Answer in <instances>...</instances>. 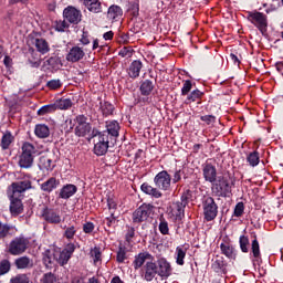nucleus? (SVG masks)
Listing matches in <instances>:
<instances>
[{
	"mask_svg": "<svg viewBox=\"0 0 283 283\" xmlns=\"http://www.w3.org/2000/svg\"><path fill=\"white\" fill-rule=\"evenodd\" d=\"M10 283H30V279L25 274H20L11 279Z\"/></svg>",
	"mask_w": 283,
	"mask_h": 283,
	"instance_id": "50",
	"label": "nucleus"
},
{
	"mask_svg": "<svg viewBox=\"0 0 283 283\" xmlns=\"http://www.w3.org/2000/svg\"><path fill=\"white\" fill-rule=\"evenodd\" d=\"M104 224L108 227L116 224V216H114V212H111V217L104 219Z\"/></svg>",
	"mask_w": 283,
	"mask_h": 283,
	"instance_id": "53",
	"label": "nucleus"
},
{
	"mask_svg": "<svg viewBox=\"0 0 283 283\" xmlns=\"http://www.w3.org/2000/svg\"><path fill=\"white\" fill-rule=\"evenodd\" d=\"M251 251H252L253 258H255L256 260L259 258H261L260 242H258V238L256 237H254V240L251 243Z\"/></svg>",
	"mask_w": 283,
	"mask_h": 283,
	"instance_id": "41",
	"label": "nucleus"
},
{
	"mask_svg": "<svg viewBox=\"0 0 283 283\" xmlns=\"http://www.w3.org/2000/svg\"><path fill=\"white\" fill-rule=\"evenodd\" d=\"M12 143H14V136L12 133H10V130H6L2 135L0 144L2 149H10V145H12Z\"/></svg>",
	"mask_w": 283,
	"mask_h": 283,
	"instance_id": "27",
	"label": "nucleus"
},
{
	"mask_svg": "<svg viewBox=\"0 0 283 283\" xmlns=\"http://www.w3.org/2000/svg\"><path fill=\"white\" fill-rule=\"evenodd\" d=\"M56 167V164L52 158L48 156L40 157V169H43L45 171H52Z\"/></svg>",
	"mask_w": 283,
	"mask_h": 283,
	"instance_id": "26",
	"label": "nucleus"
},
{
	"mask_svg": "<svg viewBox=\"0 0 283 283\" xmlns=\"http://www.w3.org/2000/svg\"><path fill=\"white\" fill-rule=\"evenodd\" d=\"M43 262L48 266V264H52V256L50 255V251H46L43 254Z\"/></svg>",
	"mask_w": 283,
	"mask_h": 283,
	"instance_id": "63",
	"label": "nucleus"
},
{
	"mask_svg": "<svg viewBox=\"0 0 283 283\" xmlns=\"http://www.w3.org/2000/svg\"><path fill=\"white\" fill-rule=\"evenodd\" d=\"M119 56H123V59H130V56H132V50H129L127 46H124V48L119 51Z\"/></svg>",
	"mask_w": 283,
	"mask_h": 283,
	"instance_id": "56",
	"label": "nucleus"
},
{
	"mask_svg": "<svg viewBox=\"0 0 283 283\" xmlns=\"http://www.w3.org/2000/svg\"><path fill=\"white\" fill-rule=\"evenodd\" d=\"M247 160L250 167H258V165H260V153L258 151L250 153L247 157Z\"/></svg>",
	"mask_w": 283,
	"mask_h": 283,
	"instance_id": "37",
	"label": "nucleus"
},
{
	"mask_svg": "<svg viewBox=\"0 0 283 283\" xmlns=\"http://www.w3.org/2000/svg\"><path fill=\"white\" fill-rule=\"evenodd\" d=\"M142 191L147 196H151L153 198H163V192L158 190V188H154V186L144 182L140 187Z\"/></svg>",
	"mask_w": 283,
	"mask_h": 283,
	"instance_id": "22",
	"label": "nucleus"
},
{
	"mask_svg": "<svg viewBox=\"0 0 283 283\" xmlns=\"http://www.w3.org/2000/svg\"><path fill=\"white\" fill-rule=\"evenodd\" d=\"M134 235H136V230H134V228H129L127 233H126L127 242H132Z\"/></svg>",
	"mask_w": 283,
	"mask_h": 283,
	"instance_id": "62",
	"label": "nucleus"
},
{
	"mask_svg": "<svg viewBox=\"0 0 283 283\" xmlns=\"http://www.w3.org/2000/svg\"><path fill=\"white\" fill-rule=\"evenodd\" d=\"M33 43L40 54H48L50 52V44L44 39H35Z\"/></svg>",
	"mask_w": 283,
	"mask_h": 283,
	"instance_id": "28",
	"label": "nucleus"
},
{
	"mask_svg": "<svg viewBox=\"0 0 283 283\" xmlns=\"http://www.w3.org/2000/svg\"><path fill=\"white\" fill-rule=\"evenodd\" d=\"M30 248V239L23 234L15 237L10 241L8 247V253L10 255H23Z\"/></svg>",
	"mask_w": 283,
	"mask_h": 283,
	"instance_id": "5",
	"label": "nucleus"
},
{
	"mask_svg": "<svg viewBox=\"0 0 283 283\" xmlns=\"http://www.w3.org/2000/svg\"><path fill=\"white\" fill-rule=\"evenodd\" d=\"M95 229V226L92 222H86L83 224L84 233H92Z\"/></svg>",
	"mask_w": 283,
	"mask_h": 283,
	"instance_id": "58",
	"label": "nucleus"
},
{
	"mask_svg": "<svg viewBox=\"0 0 283 283\" xmlns=\"http://www.w3.org/2000/svg\"><path fill=\"white\" fill-rule=\"evenodd\" d=\"M202 174L206 182H216L218 180V170L216 169V166L211 164H206L202 168Z\"/></svg>",
	"mask_w": 283,
	"mask_h": 283,
	"instance_id": "15",
	"label": "nucleus"
},
{
	"mask_svg": "<svg viewBox=\"0 0 283 283\" xmlns=\"http://www.w3.org/2000/svg\"><path fill=\"white\" fill-rule=\"evenodd\" d=\"M200 120H202L203 123L208 124V125H213V123H216V116L213 115H205L200 117Z\"/></svg>",
	"mask_w": 283,
	"mask_h": 283,
	"instance_id": "54",
	"label": "nucleus"
},
{
	"mask_svg": "<svg viewBox=\"0 0 283 283\" xmlns=\"http://www.w3.org/2000/svg\"><path fill=\"white\" fill-rule=\"evenodd\" d=\"M14 264L17 269H32L34 266V261L29 256H20L15 259Z\"/></svg>",
	"mask_w": 283,
	"mask_h": 283,
	"instance_id": "23",
	"label": "nucleus"
},
{
	"mask_svg": "<svg viewBox=\"0 0 283 283\" xmlns=\"http://www.w3.org/2000/svg\"><path fill=\"white\" fill-rule=\"evenodd\" d=\"M172 213L176 216V218H182V216H185V205H182V202L175 203Z\"/></svg>",
	"mask_w": 283,
	"mask_h": 283,
	"instance_id": "42",
	"label": "nucleus"
},
{
	"mask_svg": "<svg viewBox=\"0 0 283 283\" xmlns=\"http://www.w3.org/2000/svg\"><path fill=\"white\" fill-rule=\"evenodd\" d=\"M3 64L8 70H10V67H12V57H10L9 55H6L3 60Z\"/></svg>",
	"mask_w": 283,
	"mask_h": 283,
	"instance_id": "64",
	"label": "nucleus"
},
{
	"mask_svg": "<svg viewBox=\"0 0 283 283\" xmlns=\"http://www.w3.org/2000/svg\"><path fill=\"white\" fill-rule=\"evenodd\" d=\"M154 182L157 189L169 191V189H171V175L166 170H163L155 176Z\"/></svg>",
	"mask_w": 283,
	"mask_h": 283,
	"instance_id": "10",
	"label": "nucleus"
},
{
	"mask_svg": "<svg viewBox=\"0 0 283 283\" xmlns=\"http://www.w3.org/2000/svg\"><path fill=\"white\" fill-rule=\"evenodd\" d=\"M182 180V172L180 170L175 171L172 177V182L176 185V182H180Z\"/></svg>",
	"mask_w": 283,
	"mask_h": 283,
	"instance_id": "61",
	"label": "nucleus"
},
{
	"mask_svg": "<svg viewBox=\"0 0 283 283\" xmlns=\"http://www.w3.org/2000/svg\"><path fill=\"white\" fill-rule=\"evenodd\" d=\"M159 231H160L161 235H169V223H167V221H165V219L160 220Z\"/></svg>",
	"mask_w": 283,
	"mask_h": 283,
	"instance_id": "48",
	"label": "nucleus"
},
{
	"mask_svg": "<svg viewBox=\"0 0 283 283\" xmlns=\"http://www.w3.org/2000/svg\"><path fill=\"white\" fill-rule=\"evenodd\" d=\"M80 41H81L82 45H90V34L87 32H83Z\"/></svg>",
	"mask_w": 283,
	"mask_h": 283,
	"instance_id": "60",
	"label": "nucleus"
},
{
	"mask_svg": "<svg viewBox=\"0 0 283 283\" xmlns=\"http://www.w3.org/2000/svg\"><path fill=\"white\" fill-rule=\"evenodd\" d=\"M85 56V51H83L82 48L80 46H73L67 55L66 60L70 61L71 63H78L83 57Z\"/></svg>",
	"mask_w": 283,
	"mask_h": 283,
	"instance_id": "17",
	"label": "nucleus"
},
{
	"mask_svg": "<svg viewBox=\"0 0 283 283\" xmlns=\"http://www.w3.org/2000/svg\"><path fill=\"white\" fill-rule=\"evenodd\" d=\"M34 154H36V147L31 143H24L19 158V167L21 169H30L34 165Z\"/></svg>",
	"mask_w": 283,
	"mask_h": 283,
	"instance_id": "4",
	"label": "nucleus"
},
{
	"mask_svg": "<svg viewBox=\"0 0 283 283\" xmlns=\"http://www.w3.org/2000/svg\"><path fill=\"white\" fill-rule=\"evenodd\" d=\"M123 17V9L116 4H113L108 8L107 19L111 21H118Z\"/></svg>",
	"mask_w": 283,
	"mask_h": 283,
	"instance_id": "24",
	"label": "nucleus"
},
{
	"mask_svg": "<svg viewBox=\"0 0 283 283\" xmlns=\"http://www.w3.org/2000/svg\"><path fill=\"white\" fill-rule=\"evenodd\" d=\"M185 258H187V250L177 247L176 248V263L179 266H184L185 265Z\"/></svg>",
	"mask_w": 283,
	"mask_h": 283,
	"instance_id": "34",
	"label": "nucleus"
},
{
	"mask_svg": "<svg viewBox=\"0 0 283 283\" xmlns=\"http://www.w3.org/2000/svg\"><path fill=\"white\" fill-rule=\"evenodd\" d=\"M211 189L216 196L224 198L231 193V184L227 177L220 176L218 180L212 184Z\"/></svg>",
	"mask_w": 283,
	"mask_h": 283,
	"instance_id": "6",
	"label": "nucleus"
},
{
	"mask_svg": "<svg viewBox=\"0 0 283 283\" xmlns=\"http://www.w3.org/2000/svg\"><path fill=\"white\" fill-rule=\"evenodd\" d=\"M191 87H192L191 81L186 80L184 82V86L181 88V96H187V94H189L191 92Z\"/></svg>",
	"mask_w": 283,
	"mask_h": 283,
	"instance_id": "51",
	"label": "nucleus"
},
{
	"mask_svg": "<svg viewBox=\"0 0 283 283\" xmlns=\"http://www.w3.org/2000/svg\"><path fill=\"white\" fill-rule=\"evenodd\" d=\"M70 254H67L66 252H64L63 250L60 252H55L54 253V260H56V262L61 265V266H65V264H67V262H70Z\"/></svg>",
	"mask_w": 283,
	"mask_h": 283,
	"instance_id": "32",
	"label": "nucleus"
},
{
	"mask_svg": "<svg viewBox=\"0 0 283 283\" xmlns=\"http://www.w3.org/2000/svg\"><path fill=\"white\" fill-rule=\"evenodd\" d=\"M15 180L7 188V196L10 200L11 216H21L23 213V193L32 189V175L25 172H17Z\"/></svg>",
	"mask_w": 283,
	"mask_h": 283,
	"instance_id": "1",
	"label": "nucleus"
},
{
	"mask_svg": "<svg viewBox=\"0 0 283 283\" xmlns=\"http://www.w3.org/2000/svg\"><path fill=\"white\" fill-rule=\"evenodd\" d=\"M220 249L223 255H226V258H229L230 260H235V248H233V245L229 242H222L220 244Z\"/></svg>",
	"mask_w": 283,
	"mask_h": 283,
	"instance_id": "21",
	"label": "nucleus"
},
{
	"mask_svg": "<svg viewBox=\"0 0 283 283\" xmlns=\"http://www.w3.org/2000/svg\"><path fill=\"white\" fill-rule=\"evenodd\" d=\"M154 211V206L144 203L139 208H137L133 213V222L135 224H140V222H145L148 220L149 216H151Z\"/></svg>",
	"mask_w": 283,
	"mask_h": 283,
	"instance_id": "9",
	"label": "nucleus"
},
{
	"mask_svg": "<svg viewBox=\"0 0 283 283\" xmlns=\"http://www.w3.org/2000/svg\"><path fill=\"white\" fill-rule=\"evenodd\" d=\"M59 185H61V182L55 177H51L46 181L41 184L40 189L45 193H52V191H54V189H56Z\"/></svg>",
	"mask_w": 283,
	"mask_h": 283,
	"instance_id": "19",
	"label": "nucleus"
},
{
	"mask_svg": "<svg viewBox=\"0 0 283 283\" xmlns=\"http://www.w3.org/2000/svg\"><path fill=\"white\" fill-rule=\"evenodd\" d=\"M143 70V62L140 60H135L130 63L128 67V75L130 78H138L140 76V71Z\"/></svg>",
	"mask_w": 283,
	"mask_h": 283,
	"instance_id": "20",
	"label": "nucleus"
},
{
	"mask_svg": "<svg viewBox=\"0 0 283 283\" xmlns=\"http://www.w3.org/2000/svg\"><path fill=\"white\" fill-rule=\"evenodd\" d=\"M172 269L171 263H169L166 259H159L157 261V275L167 280L171 275Z\"/></svg>",
	"mask_w": 283,
	"mask_h": 283,
	"instance_id": "13",
	"label": "nucleus"
},
{
	"mask_svg": "<svg viewBox=\"0 0 283 283\" xmlns=\"http://www.w3.org/2000/svg\"><path fill=\"white\" fill-rule=\"evenodd\" d=\"M62 85L63 83L61 82V80H51L46 83V87H49V90H60Z\"/></svg>",
	"mask_w": 283,
	"mask_h": 283,
	"instance_id": "49",
	"label": "nucleus"
},
{
	"mask_svg": "<svg viewBox=\"0 0 283 283\" xmlns=\"http://www.w3.org/2000/svg\"><path fill=\"white\" fill-rule=\"evenodd\" d=\"M77 188L75 185L67 184L64 187L61 188L59 198H62V200H70L74 193H76Z\"/></svg>",
	"mask_w": 283,
	"mask_h": 283,
	"instance_id": "18",
	"label": "nucleus"
},
{
	"mask_svg": "<svg viewBox=\"0 0 283 283\" xmlns=\"http://www.w3.org/2000/svg\"><path fill=\"white\" fill-rule=\"evenodd\" d=\"M140 92L143 96H149L154 92V83L149 80H145L140 85Z\"/></svg>",
	"mask_w": 283,
	"mask_h": 283,
	"instance_id": "33",
	"label": "nucleus"
},
{
	"mask_svg": "<svg viewBox=\"0 0 283 283\" xmlns=\"http://www.w3.org/2000/svg\"><path fill=\"white\" fill-rule=\"evenodd\" d=\"M90 255H91L94 264H96L97 262H102V260H103V252L101 251V248H98V247L91 249Z\"/></svg>",
	"mask_w": 283,
	"mask_h": 283,
	"instance_id": "36",
	"label": "nucleus"
},
{
	"mask_svg": "<svg viewBox=\"0 0 283 283\" xmlns=\"http://www.w3.org/2000/svg\"><path fill=\"white\" fill-rule=\"evenodd\" d=\"M41 282L42 283H60L56 275H54V273L52 272L43 274Z\"/></svg>",
	"mask_w": 283,
	"mask_h": 283,
	"instance_id": "44",
	"label": "nucleus"
},
{
	"mask_svg": "<svg viewBox=\"0 0 283 283\" xmlns=\"http://www.w3.org/2000/svg\"><path fill=\"white\" fill-rule=\"evenodd\" d=\"M41 218L42 220H44V222H48L49 224H61V222H63L61 213L52 208L42 209Z\"/></svg>",
	"mask_w": 283,
	"mask_h": 283,
	"instance_id": "11",
	"label": "nucleus"
},
{
	"mask_svg": "<svg viewBox=\"0 0 283 283\" xmlns=\"http://www.w3.org/2000/svg\"><path fill=\"white\" fill-rule=\"evenodd\" d=\"M55 109L56 104L44 105L38 111V116H45V114H52Z\"/></svg>",
	"mask_w": 283,
	"mask_h": 283,
	"instance_id": "39",
	"label": "nucleus"
},
{
	"mask_svg": "<svg viewBox=\"0 0 283 283\" xmlns=\"http://www.w3.org/2000/svg\"><path fill=\"white\" fill-rule=\"evenodd\" d=\"M116 260L119 264H123L127 260V250L125 248H119L117 251Z\"/></svg>",
	"mask_w": 283,
	"mask_h": 283,
	"instance_id": "46",
	"label": "nucleus"
},
{
	"mask_svg": "<svg viewBox=\"0 0 283 283\" xmlns=\"http://www.w3.org/2000/svg\"><path fill=\"white\" fill-rule=\"evenodd\" d=\"M63 17L67 23H73V25H78L81 23V19L83 14L81 13V10L74 8V7H67L63 11Z\"/></svg>",
	"mask_w": 283,
	"mask_h": 283,
	"instance_id": "12",
	"label": "nucleus"
},
{
	"mask_svg": "<svg viewBox=\"0 0 283 283\" xmlns=\"http://www.w3.org/2000/svg\"><path fill=\"white\" fill-rule=\"evenodd\" d=\"M239 244L242 253H249V237L241 235L239 239Z\"/></svg>",
	"mask_w": 283,
	"mask_h": 283,
	"instance_id": "45",
	"label": "nucleus"
},
{
	"mask_svg": "<svg viewBox=\"0 0 283 283\" xmlns=\"http://www.w3.org/2000/svg\"><path fill=\"white\" fill-rule=\"evenodd\" d=\"M73 103L70 98H61L55 102L56 109H70Z\"/></svg>",
	"mask_w": 283,
	"mask_h": 283,
	"instance_id": "38",
	"label": "nucleus"
},
{
	"mask_svg": "<svg viewBox=\"0 0 283 283\" xmlns=\"http://www.w3.org/2000/svg\"><path fill=\"white\" fill-rule=\"evenodd\" d=\"M203 216L207 222H211V220H216L218 216V205L213 197H206L203 200Z\"/></svg>",
	"mask_w": 283,
	"mask_h": 283,
	"instance_id": "7",
	"label": "nucleus"
},
{
	"mask_svg": "<svg viewBox=\"0 0 283 283\" xmlns=\"http://www.w3.org/2000/svg\"><path fill=\"white\" fill-rule=\"evenodd\" d=\"M84 6L90 12H93L94 14L103 12V7L101 6L99 0H84Z\"/></svg>",
	"mask_w": 283,
	"mask_h": 283,
	"instance_id": "25",
	"label": "nucleus"
},
{
	"mask_svg": "<svg viewBox=\"0 0 283 283\" xmlns=\"http://www.w3.org/2000/svg\"><path fill=\"white\" fill-rule=\"evenodd\" d=\"M66 28H70V25L67 24V20L60 21V22L56 24V30H57V32H65Z\"/></svg>",
	"mask_w": 283,
	"mask_h": 283,
	"instance_id": "57",
	"label": "nucleus"
},
{
	"mask_svg": "<svg viewBox=\"0 0 283 283\" xmlns=\"http://www.w3.org/2000/svg\"><path fill=\"white\" fill-rule=\"evenodd\" d=\"M244 213V203L238 202L234 208V216L235 218H241V216Z\"/></svg>",
	"mask_w": 283,
	"mask_h": 283,
	"instance_id": "52",
	"label": "nucleus"
},
{
	"mask_svg": "<svg viewBox=\"0 0 283 283\" xmlns=\"http://www.w3.org/2000/svg\"><path fill=\"white\" fill-rule=\"evenodd\" d=\"M144 280L151 282L158 275V265L154 261H147L143 268Z\"/></svg>",
	"mask_w": 283,
	"mask_h": 283,
	"instance_id": "14",
	"label": "nucleus"
},
{
	"mask_svg": "<svg viewBox=\"0 0 283 283\" xmlns=\"http://www.w3.org/2000/svg\"><path fill=\"white\" fill-rule=\"evenodd\" d=\"M248 21H251L260 32L264 33L266 30L269 22L266 20V14L259 11H249L248 12Z\"/></svg>",
	"mask_w": 283,
	"mask_h": 283,
	"instance_id": "8",
	"label": "nucleus"
},
{
	"mask_svg": "<svg viewBox=\"0 0 283 283\" xmlns=\"http://www.w3.org/2000/svg\"><path fill=\"white\" fill-rule=\"evenodd\" d=\"M74 125L71 126V129H74L75 136L77 138H86V136H92L94 129H92V124L87 122V116L85 115H77L73 119Z\"/></svg>",
	"mask_w": 283,
	"mask_h": 283,
	"instance_id": "3",
	"label": "nucleus"
},
{
	"mask_svg": "<svg viewBox=\"0 0 283 283\" xmlns=\"http://www.w3.org/2000/svg\"><path fill=\"white\" fill-rule=\"evenodd\" d=\"M101 112L103 116H112L114 114V105L109 102H101Z\"/></svg>",
	"mask_w": 283,
	"mask_h": 283,
	"instance_id": "35",
	"label": "nucleus"
},
{
	"mask_svg": "<svg viewBox=\"0 0 283 283\" xmlns=\"http://www.w3.org/2000/svg\"><path fill=\"white\" fill-rule=\"evenodd\" d=\"M200 98H202V92L195 90L188 95L186 103H196V101H200Z\"/></svg>",
	"mask_w": 283,
	"mask_h": 283,
	"instance_id": "40",
	"label": "nucleus"
},
{
	"mask_svg": "<svg viewBox=\"0 0 283 283\" xmlns=\"http://www.w3.org/2000/svg\"><path fill=\"white\" fill-rule=\"evenodd\" d=\"M12 229H14V226L0 223V238H8Z\"/></svg>",
	"mask_w": 283,
	"mask_h": 283,
	"instance_id": "43",
	"label": "nucleus"
},
{
	"mask_svg": "<svg viewBox=\"0 0 283 283\" xmlns=\"http://www.w3.org/2000/svg\"><path fill=\"white\" fill-rule=\"evenodd\" d=\"M92 138H94L95 143L93 149L94 154L96 156H105L109 149V137L107 136V133H101L93 128L92 136L88 138V140H92Z\"/></svg>",
	"mask_w": 283,
	"mask_h": 283,
	"instance_id": "2",
	"label": "nucleus"
},
{
	"mask_svg": "<svg viewBox=\"0 0 283 283\" xmlns=\"http://www.w3.org/2000/svg\"><path fill=\"white\" fill-rule=\"evenodd\" d=\"M106 128H107L106 134L108 137L111 135V136H114L115 138H118V132H120V125L118 124V122L116 120L109 122L106 125Z\"/></svg>",
	"mask_w": 283,
	"mask_h": 283,
	"instance_id": "31",
	"label": "nucleus"
},
{
	"mask_svg": "<svg viewBox=\"0 0 283 283\" xmlns=\"http://www.w3.org/2000/svg\"><path fill=\"white\" fill-rule=\"evenodd\" d=\"M34 134L38 138H48L50 136V127L45 124H38L35 126Z\"/></svg>",
	"mask_w": 283,
	"mask_h": 283,
	"instance_id": "29",
	"label": "nucleus"
},
{
	"mask_svg": "<svg viewBox=\"0 0 283 283\" xmlns=\"http://www.w3.org/2000/svg\"><path fill=\"white\" fill-rule=\"evenodd\" d=\"M10 261L8 260H2L0 262V275H6V273L10 272Z\"/></svg>",
	"mask_w": 283,
	"mask_h": 283,
	"instance_id": "47",
	"label": "nucleus"
},
{
	"mask_svg": "<svg viewBox=\"0 0 283 283\" xmlns=\"http://www.w3.org/2000/svg\"><path fill=\"white\" fill-rule=\"evenodd\" d=\"M61 229L64 230L63 238H65V240H74L76 231H78V228H76V226H61Z\"/></svg>",
	"mask_w": 283,
	"mask_h": 283,
	"instance_id": "30",
	"label": "nucleus"
},
{
	"mask_svg": "<svg viewBox=\"0 0 283 283\" xmlns=\"http://www.w3.org/2000/svg\"><path fill=\"white\" fill-rule=\"evenodd\" d=\"M130 12H132L133 17H138V14L140 12V7L138 6V3L135 2L132 4Z\"/></svg>",
	"mask_w": 283,
	"mask_h": 283,
	"instance_id": "59",
	"label": "nucleus"
},
{
	"mask_svg": "<svg viewBox=\"0 0 283 283\" xmlns=\"http://www.w3.org/2000/svg\"><path fill=\"white\" fill-rule=\"evenodd\" d=\"M145 262H154V256L149 252H142L135 255V259L133 261V266L135 271H138V269H142Z\"/></svg>",
	"mask_w": 283,
	"mask_h": 283,
	"instance_id": "16",
	"label": "nucleus"
},
{
	"mask_svg": "<svg viewBox=\"0 0 283 283\" xmlns=\"http://www.w3.org/2000/svg\"><path fill=\"white\" fill-rule=\"evenodd\" d=\"M70 258H72V253L76 251V245L74 243H69L63 250Z\"/></svg>",
	"mask_w": 283,
	"mask_h": 283,
	"instance_id": "55",
	"label": "nucleus"
}]
</instances>
